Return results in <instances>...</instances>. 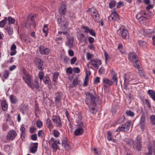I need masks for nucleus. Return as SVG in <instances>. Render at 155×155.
<instances>
[{"instance_id":"nucleus-1","label":"nucleus","mask_w":155,"mask_h":155,"mask_svg":"<svg viewBox=\"0 0 155 155\" xmlns=\"http://www.w3.org/2000/svg\"><path fill=\"white\" fill-rule=\"evenodd\" d=\"M86 96L87 97L85 100V102L88 106L90 112L93 114H95L97 111L95 108L96 105L95 97L92 94L89 93L87 94Z\"/></svg>"},{"instance_id":"nucleus-2","label":"nucleus","mask_w":155,"mask_h":155,"mask_svg":"<svg viewBox=\"0 0 155 155\" xmlns=\"http://www.w3.org/2000/svg\"><path fill=\"white\" fill-rule=\"evenodd\" d=\"M101 61L97 59H94L91 60L87 64V66L88 68L93 69V68H98L99 66L101 65Z\"/></svg>"},{"instance_id":"nucleus-3","label":"nucleus","mask_w":155,"mask_h":155,"mask_svg":"<svg viewBox=\"0 0 155 155\" xmlns=\"http://www.w3.org/2000/svg\"><path fill=\"white\" fill-rule=\"evenodd\" d=\"M125 82L131 84H135L137 83L135 77L132 74H126L124 75Z\"/></svg>"},{"instance_id":"nucleus-4","label":"nucleus","mask_w":155,"mask_h":155,"mask_svg":"<svg viewBox=\"0 0 155 155\" xmlns=\"http://www.w3.org/2000/svg\"><path fill=\"white\" fill-rule=\"evenodd\" d=\"M85 126L83 123H78L76 125V129L74 131V134L77 136L82 135L84 133Z\"/></svg>"},{"instance_id":"nucleus-5","label":"nucleus","mask_w":155,"mask_h":155,"mask_svg":"<svg viewBox=\"0 0 155 155\" xmlns=\"http://www.w3.org/2000/svg\"><path fill=\"white\" fill-rule=\"evenodd\" d=\"M131 124V122H126L124 124L120 125L117 129L116 131H127L129 130Z\"/></svg>"},{"instance_id":"nucleus-6","label":"nucleus","mask_w":155,"mask_h":155,"mask_svg":"<svg viewBox=\"0 0 155 155\" xmlns=\"http://www.w3.org/2000/svg\"><path fill=\"white\" fill-rule=\"evenodd\" d=\"M146 15V13L144 11H142L136 15V18L139 20L140 23L142 24L145 22L147 20Z\"/></svg>"},{"instance_id":"nucleus-7","label":"nucleus","mask_w":155,"mask_h":155,"mask_svg":"<svg viewBox=\"0 0 155 155\" xmlns=\"http://www.w3.org/2000/svg\"><path fill=\"white\" fill-rule=\"evenodd\" d=\"M52 120L55 125L57 127H61L62 126L61 120L58 115H54L52 118Z\"/></svg>"},{"instance_id":"nucleus-8","label":"nucleus","mask_w":155,"mask_h":155,"mask_svg":"<svg viewBox=\"0 0 155 155\" xmlns=\"http://www.w3.org/2000/svg\"><path fill=\"white\" fill-rule=\"evenodd\" d=\"M22 78L25 82L27 84L28 86H29L32 82V77L30 74L26 73L23 76Z\"/></svg>"},{"instance_id":"nucleus-9","label":"nucleus","mask_w":155,"mask_h":155,"mask_svg":"<svg viewBox=\"0 0 155 155\" xmlns=\"http://www.w3.org/2000/svg\"><path fill=\"white\" fill-rule=\"evenodd\" d=\"M17 136V134L14 130H11L9 131L7 136V138L8 140H12Z\"/></svg>"},{"instance_id":"nucleus-10","label":"nucleus","mask_w":155,"mask_h":155,"mask_svg":"<svg viewBox=\"0 0 155 155\" xmlns=\"http://www.w3.org/2000/svg\"><path fill=\"white\" fill-rule=\"evenodd\" d=\"M38 143H31L29 147V150L30 153L34 154L37 150Z\"/></svg>"},{"instance_id":"nucleus-11","label":"nucleus","mask_w":155,"mask_h":155,"mask_svg":"<svg viewBox=\"0 0 155 155\" xmlns=\"http://www.w3.org/2000/svg\"><path fill=\"white\" fill-rule=\"evenodd\" d=\"M128 59L132 63H134V62L138 59V57L134 52H130L128 54Z\"/></svg>"},{"instance_id":"nucleus-12","label":"nucleus","mask_w":155,"mask_h":155,"mask_svg":"<svg viewBox=\"0 0 155 155\" xmlns=\"http://www.w3.org/2000/svg\"><path fill=\"white\" fill-rule=\"evenodd\" d=\"M67 41L66 42V45L69 48H71L73 47L74 39L73 37L68 36L67 37Z\"/></svg>"},{"instance_id":"nucleus-13","label":"nucleus","mask_w":155,"mask_h":155,"mask_svg":"<svg viewBox=\"0 0 155 155\" xmlns=\"http://www.w3.org/2000/svg\"><path fill=\"white\" fill-rule=\"evenodd\" d=\"M32 89H34L35 88L36 89L38 90L39 89L40 86L39 85V83L37 79L35 80L34 83L32 81L30 84V85L28 86Z\"/></svg>"},{"instance_id":"nucleus-14","label":"nucleus","mask_w":155,"mask_h":155,"mask_svg":"<svg viewBox=\"0 0 155 155\" xmlns=\"http://www.w3.org/2000/svg\"><path fill=\"white\" fill-rule=\"evenodd\" d=\"M95 21L98 22L100 21V16L98 13L97 10L96 9L93 12V13L91 15Z\"/></svg>"},{"instance_id":"nucleus-15","label":"nucleus","mask_w":155,"mask_h":155,"mask_svg":"<svg viewBox=\"0 0 155 155\" xmlns=\"http://www.w3.org/2000/svg\"><path fill=\"white\" fill-rule=\"evenodd\" d=\"M39 51L43 55H47L49 53L50 50L48 48H45L43 45L39 47Z\"/></svg>"},{"instance_id":"nucleus-16","label":"nucleus","mask_w":155,"mask_h":155,"mask_svg":"<svg viewBox=\"0 0 155 155\" xmlns=\"http://www.w3.org/2000/svg\"><path fill=\"white\" fill-rule=\"evenodd\" d=\"M145 117L143 115H142L140 119V127L142 131H143L146 127Z\"/></svg>"},{"instance_id":"nucleus-17","label":"nucleus","mask_w":155,"mask_h":155,"mask_svg":"<svg viewBox=\"0 0 155 155\" xmlns=\"http://www.w3.org/2000/svg\"><path fill=\"white\" fill-rule=\"evenodd\" d=\"M136 148L138 150L140 151L141 150V138L139 137H136Z\"/></svg>"},{"instance_id":"nucleus-18","label":"nucleus","mask_w":155,"mask_h":155,"mask_svg":"<svg viewBox=\"0 0 155 155\" xmlns=\"http://www.w3.org/2000/svg\"><path fill=\"white\" fill-rule=\"evenodd\" d=\"M111 76L112 80L113 81V83H115V85H116L117 82V74L113 70L111 71Z\"/></svg>"},{"instance_id":"nucleus-19","label":"nucleus","mask_w":155,"mask_h":155,"mask_svg":"<svg viewBox=\"0 0 155 155\" xmlns=\"http://www.w3.org/2000/svg\"><path fill=\"white\" fill-rule=\"evenodd\" d=\"M120 34L122 37L125 39L128 35V32L126 29L124 28H120Z\"/></svg>"},{"instance_id":"nucleus-20","label":"nucleus","mask_w":155,"mask_h":155,"mask_svg":"<svg viewBox=\"0 0 155 155\" xmlns=\"http://www.w3.org/2000/svg\"><path fill=\"white\" fill-rule=\"evenodd\" d=\"M77 36L78 40L81 42H83L86 40L84 35L81 32H78L77 34Z\"/></svg>"},{"instance_id":"nucleus-21","label":"nucleus","mask_w":155,"mask_h":155,"mask_svg":"<svg viewBox=\"0 0 155 155\" xmlns=\"http://www.w3.org/2000/svg\"><path fill=\"white\" fill-rule=\"evenodd\" d=\"M21 131V137L22 140H24L25 139V128L23 126H21L20 128Z\"/></svg>"},{"instance_id":"nucleus-22","label":"nucleus","mask_w":155,"mask_h":155,"mask_svg":"<svg viewBox=\"0 0 155 155\" xmlns=\"http://www.w3.org/2000/svg\"><path fill=\"white\" fill-rule=\"evenodd\" d=\"M66 6L64 4H62L59 11L60 14L61 15H64L66 12Z\"/></svg>"},{"instance_id":"nucleus-23","label":"nucleus","mask_w":155,"mask_h":155,"mask_svg":"<svg viewBox=\"0 0 155 155\" xmlns=\"http://www.w3.org/2000/svg\"><path fill=\"white\" fill-rule=\"evenodd\" d=\"M56 97H55V101L56 102H58L61 99L62 93L61 92L55 93Z\"/></svg>"},{"instance_id":"nucleus-24","label":"nucleus","mask_w":155,"mask_h":155,"mask_svg":"<svg viewBox=\"0 0 155 155\" xmlns=\"http://www.w3.org/2000/svg\"><path fill=\"white\" fill-rule=\"evenodd\" d=\"M147 94L150 97L155 101V91L153 90H149L147 91Z\"/></svg>"},{"instance_id":"nucleus-25","label":"nucleus","mask_w":155,"mask_h":155,"mask_svg":"<svg viewBox=\"0 0 155 155\" xmlns=\"http://www.w3.org/2000/svg\"><path fill=\"white\" fill-rule=\"evenodd\" d=\"M16 45L15 44H13L11 47V52L10 55L11 56H13L16 53Z\"/></svg>"},{"instance_id":"nucleus-26","label":"nucleus","mask_w":155,"mask_h":155,"mask_svg":"<svg viewBox=\"0 0 155 155\" xmlns=\"http://www.w3.org/2000/svg\"><path fill=\"white\" fill-rule=\"evenodd\" d=\"M103 81L105 84H107L109 86H111L113 84V82L107 78H104Z\"/></svg>"},{"instance_id":"nucleus-27","label":"nucleus","mask_w":155,"mask_h":155,"mask_svg":"<svg viewBox=\"0 0 155 155\" xmlns=\"http://www.w3.org/2000/svg\"><path fill=\"white\" fill-rule=\"evenodd\" d=\"M107 138L108 140L112 141L114 142H117V140L114 139L112 138V134L110 132L108 131L107 132Z\"/></svg>"},{"instance_id":"nucleus-28","label":"nucleus","mask_w":155,"mask_h":155,"mask_svg":"<svg viewBox=\"0 0 155 155\" xmlns=\"http://www.w3.org/2000/svg\"><path fill=\"white\" fill-rule=\"evenodd\" d=\"M28 105L23 104L21 106L20 111L24 114L25 112L28 110Z\"/></svg>"},{"instance_id":"nucleus-29","label":"nucleus","mask_w":155,"mask_h":155,"mask_svg":"<svg viewBox=\"0 0 155 155\" xmlns=\"http://www.w3.org/2000/svg\"><path fill=\"white\" fill-rule=\"evenodd\" d=\"M1 106L2 109L3 111H5L7 110L8 104L5 101H4L2 102Z\"/></svg>"},{"instance_id":"nucleus-30","label":"nucleus","mask_w":155,"mask_h":155,"mask_svg":"<svg viewBox=\"0 0 155 155\" xmlns=\"http://www.w3.org/2000/svg\"><path fill=\"white\" fill-rule=\"evenodd\" d=\"M37 61L38 63H37V65L38 66V69L41 70H43L44 68L42 64L43 62L40 59H38Z\"/></svg>"},{"instance_id":"nucleus-31","label":"nucleus","mask_w":155,"mask_h":155,"mask_svg":"<svg viewBox=\"0 0 155 155\" xmlns=\"http://www.w3.org/2000/svg\"><path fill=\"white\" fill-rule=\"evenodd\" d=\"M58 144H60L59 141L58 140H55L52 144V147L53 149L57 150L58 148Z\"/></svg>"},{"instance_id":"nucleus-32","label":"nucleus","mask_w":155,"mask_h":155,"mask_svg":"<svg viewBox=\"0 0 155 155\" xmlns=\"http://www.w3.org/2000/svg\"><path fill=\"white\" fill-rule=\"evenodd\" d=\"M46 123L48 127L50 130H51L53 128L54 125L52 124L51 120L49 118L47 119L46 120Z\"/></svg>"},{"instance_id":"nucleus-33","label":"nucleus","mask_w":155,"mask_h":155,"mask_svg":"<svg viewBox=\"0 0 155 155\" xmlns=\"http://www.w3.org/2000/svg\"><path fill=\"white\" fill-rule=\"evenodd\" d=\"M134 63H135V64H134L135 67L138 70L141 69L142 68L140 66V61H139L138 59L135 61Z\"/></svg>"},{"instance_id":"nucleus-34","label":"nucleus","mask_w":155,"mask_h":155,"mask_svg":"<svg viewBox=\"0 0 155 155\" xmlns=\"http://www.w3.org/2000/svg\"><path fill=\"white\" fill-rule=\"evenodd\" d=\"M11 102L12 103H15L17 101V99L16 97L13 95H11L9 97Z\"/></svg>"},{"instance_id":"nucleus-35","label":"nucleus","mask_w":155,"mask_h":155,"mask_svg":"<svg viewBox=\"0 0 155 155\" xmlns=\"http://www.w3.org/2000/svg\"><path fill=\"white\" fill-rule=\"evenodd\" d=\"M8 21V18L5 17V18L0 22V27H3L6 23Z\"/></svg>"},{"instance_id":"nucleus-36","label":"nucleus","mask_w":155,"mask_h":155,"mask_svg":"<svg viewBox=\"0 0 155 155\" xmlns=\"http://www.w3.org/2000/svg\"><path fill=\"white\" fill-rule=\"evenodd\" d=\"M127 144L129 145V146L130 147H131L132 146V147L134 149V144L133 140L131 139L128 140L127 141Z\"/></svg>"},{"instance_id":"nucleus-37","label":"nucleus","mask_w":155,"mask_h":155,"mask_svg":"<svg viewBox=\"0 0 155 155\" xmlns=\"http://www.w3.org/2000/svg\"><path fill=\"white\" fill-rule=\"evenodd\" d=\"M48 26L47 25H45L44 26V27L43 29V31L45 33V36L47 37L48 35V33L47 32L48 30Z\"/></svg>"},{"instance_id":"nucleus-38","label":"nucleus","mask_w":155,"mask_h":155,"mask_svg":"<svg viewBox=\"0 0 155 155\" xmlns=\"http://www.w3.org/2000/svg\"><path fill=\"white\" fill-rule=\"evenodd\" d=\"M59 73L58 72H54L53 74V80L54 81L56 82L58 79Z\"/></svg>"},{"instance_id":"nucleus-39","label":"nucleus","mask_w":155,"mask_h":155,"mask_svg":"<svg viewBox=\"0 0 155 155\" xmlns=\"http://www.w3.org/2000/svg\"><path fill=\"white\" fill-rule=\"evenodd\" d=\"M73 145L71 143L68 142L67 144L64 146L65 149L69 150L73 148Z\"/></svg>"},{"instance_id":"nucleus-40","label":"nucleus","mask_w":155,"mask_h":155,"mask_svg":"<svg viewBox=\"0 0 155 155\" xmlns=\"http://www.w3.org/2000/svg\"><path fill=\"white\" fill-rule=\"evenodd\" d=\"M118 48L119 49L120 51L122 53H125V51L123 48L122 45V44H119L118 45Z\"/></svg>"},{"instance_id":"nucleus-41","label":"nucleus","mask_w":155,"mask_h":155,"mask_svg":"<svg viewBox=\"0 0 155 155\" xmlns=\"http://www.w3.org/2000/svg\"><path fill=\"white\" fill-rule=\"evenodd\" d=\"M8 20L9 24H13L15 21V19L11 17H9L8 18Z\"/></svg>"},{"instance_id":"nucleus-42","label":"nucleus","mask_w":155,"mask_h":155,"mask_svg":"<svg viewBox=\"0 0 155 155\" xmlns=\"http://www.w3.org/2000/svg\"><path fill=\"white\" fill-rule=\"evenodd\" d=\"M139 74L140 76L142 78H145V73L144 71L141 69L138 70Z\"/></svg>"},{"instance_id":"nucleus-43","label":"nucleus","mask_w":155,"mask_h":155,"mask_svg":"<svg viewBox=\"0 0 155 155\" xmlns=\"http://www.w3.org/2000/svg\"><path fill=\"white\" fill-rule=\"evenodd\" d=\"M44 83L46 84H49L50 82L49 78L48 76H46L43 79Z\"/></svg>"},{"instance_id":"nucleus-44","label":"nucleus","mask_w":155,"mask_h":155,"mask_svg":"<svg viewBox=\"0 0 155 155\" xmlns=\"http://www.w3.org/2000/svg\"><path fill=\"white\" fill-rule=\"evenodd\" d=\"M139 45L140 47H143L146 46L147 44L145 41H139Z\"/></svg>"},{"instance_id":"nucleus-45","label":"nucleus","mask_w":155,"mask_h":155,"mask_svg":"<svg viewBox=\"0 0 155 155\" xmlns=\"http://www.w3.org/2000/svg\"><path fill=\"white\" fill-rule=\"evenodd\" d=\"M116 4V2L114 1H112L109 3V7L110 8H112L115 6Z\"/></svg>"},{"instance_id":"nucleus-46","label":"nucleus","mask_w":155,"mask_h":155,"mask_svg":"<svg viewBox=\"0 0 155 155\" xmlns=\"http://www.w3.org/2000/svg\"><path fill=\"white\" fill-rule=\"evenodd\" d=\"M125 117L123 116H122L117 120V124H120L123 123Z\"/></svg>"},{"instance_id":"nucleus-47","label":"nucleus","mask_w":155,"mask_h":155,"mask_svg":"<svg viewBox=\"0 0 155 155\" xmlns=\"http://www.w3.org/2000/svg\"><path fill=\"white\" fill-rule=\"evenodd\" d=\"M30 25L31 24L30 23V22H29V20L28 19L24 25H23L22 26L23 27H25L26 28H28L30 27Z\"/></svg>"},{"instance_id":"nucleus-48","label":"nucleus","mask_w":155,"mask_h":155,"mask_svg":"<svg viewBox=\"0 0 155 155\" xmlns=\"http://www.w3.org/2000/svg\"><path fill=\"white\" fill-rule=\"evenodd\" d=\"M111 15L114 17L115 18H116V20H118L119 19L118 17V15L117 12H112Z\"/></svg>"},{"instance_id":"nucleus-49","label":"nucleus","mask_w":155,"mask_h":155,"mask_svg":"<svg viewBox=\"0 0 155 155\" xmlns=\"http://www.w3.org/2000/svg\"><path fill=\"white\" fill-rule=\"evenodd\" d=\"M53 134L54 136L55 137H58L60 135L59 132L58 130H53Z\"/></svg>"},{"instance_id":"nucleus-50","label":"nucleus","mask_w":155,"mask_h":155,"mask_svg":"<svg viewBox=\"0 0 155 155\" xmlns=\"http://www.w3.org/2000/svg\"><path fill=\"white\" fill-rule=\"evenodd\" d=\"M38 136L40 137H43L44 135V131L42 130H39L38 133Z\"/></svg>"},{"instance_id":"nucleus-51","label":"nucleus","mask_w":155,"mask_h":155,"mask_svg":"<svg viewBox=\"0 0 155 155\" xmlns=\"http://www.w3.org/2000/svg\"><path fill=\"white\" fill-rule=\"evenodd\" d=\"M126 114L128 116L131 117H133L134 114V113L130 110H127L126 112Z\"/></svg>"},{"instance_id":"nucleus-52","label":"nucleus","mask_w":155,"mask_h":155,"mask_svg":"<svg viewBox=\"0 0 155 155\" xmlns=\"http://www.w3.org/2000/svg\"><path fill=\"white\" fill-rule=\"evenodd\" d=\"M145 33L147 35H150L154 33L153 30L147 29L145 30Z\"/></svg>"},{"instance_id":"nucleus-53","label":"nucleus","mask_w":155,"mask_h":155,"mask_svg":"<svg viewBox=\"0 0 155 155\" xmlns=\"http://www.w3.org/2000/svg\"><path fill=\"white\" fill-rule=\"evenodd\" d=\"M37 127L38 128H41L42 126V122L41 120H38L36 123Z\"/></svg>"},{"instance_id":"nucleus-54","label":"nucleus","mask_w":155,"mask_h":155,"mask_svg":"<svg viewBox=\"0 0 155 155\" xmlns=\"http://www.w3.org/2000/svg\"><path fill=\"white\" fill-rule=\"evenodd\" d=\"M38 75L39 76L40 80L41 81H42L44 76L43 72L42 71L39 72L38 74Z\"/></svg>"},{"instance_id":"nucleus-55","label":"nucleus","mask_w":155,"mask_h":155,"mask_svg":"<svg viewBox=\"0 0 155 155\" xmlns=\"http://www.w3.org/2000/svg\"><path fill=\"white\" fill-rule=\"evenodd\" d=\"M66 72L69 74H71L73 72V68L71 67L68 68L66 69Z\"/></svg>"},{"instance_id":"nucleus-56","label":"nucleus","mask_w":155,"mask_h":155,"mask_svg":"<svg viewBox=\"0 0 155 155\" xmlns=\"http://www.w3.org/2000/svg\"><path fill=\"white\" fill-rule=\"evenodd\" d=\"M9 75V72L8 71L5 70L4 74V77L5 78L7 79Z\"/></svg>"},{"instance_id":"nucleus-57","label":"nucleus","mask_w":155,"mask_h":155,"mask_svg":"<svg viewBox=\"0 0 155 155\" xmlns=\"http://www.w3.org/2000/svg\"><path fill=\"white\" fill-rule=\"evenodd\" d=\"M88 33H89L91 35L93 36H95L96 35L94 31L91 29H90Z\"/></svg>"},{"instance_id":"nucleus-58","label":"nucleus","mask_w":155,"mask_h":155,"mask_svg":"<svg viewBox=\"0 0 155 155\" xmlns=\"http://www.w3.org/2000/svg\"><path fill=\"white\" fill-rule=\"evenodd\" d=\"M73 71L74 73H78L80 72V69L78 68H73Z\"/></svg>"},{"instance_id":"nucleus-59","label":"nucleus","mask_w":155,"mask_h":155,"mask_svg":"<svg viewBox=\"0 0 155 155\" xmlns=\"http://www.w3.org/2000/svg\"><path fill=\"white\" fill-rule=\"evenodd\" d=\"M62 38L61 36H60V37H57L55 38V41L58 43H60V41H62Z\"/></svg>"},{"instance_id":"nucleus-60","label":"nucleus","mask_w":155,"mask_h":155,"mask_svg":"<svg viewBox=\"0 0 155 155\" xmlns=\"http://www.w3.org/2000/svg\"><path fill=\"white\" fill-rule=\"evenodd\" d=\"M81 27L82 29H84L85 30V32L86 33H88L90 29H89L88 27L84 26H82Z\"/></svg>"},{"instance_id":"nucleus-61","label":"nucleus","mask_w":155,"mask_h":155,"mask_svg":"<svg viewBox=\"0 0 155 155\" xmlns=\"http://www.w3.org/2000/svg\"><path fill=\"white\" fill-rule=\"evenodd\" d=\"M148 152L147 153L146 155H151L152 154V147H148Z\"/></svg>"},{"instance_id":"nucleus-62","label":"nucleus","mask_w":155,"mask_h":155,"mask_svg":"<svg viewBox=\"0 0 155 155\" xmlns=\"http://www.w3.org/2000/svg\"><path fill=\"white\" fill-rule=\"evenodd\" d=\"M31 139L33 140H36L37 139V134H34L31 135Z\"/></svg>"},{"instance_id":"nucleus-63","label":"nucleus","mask_w":155,"mask_h":155,"mask_svg":"<svg viewBox=\"0 0 155 155\" xmlns=\"http://www.w3.org/2000/svg\"><path fill=\"white\" fill-rule=\"evenodd\" d=\"M77 60V58L76 57H74L71 60V64H74Z\"/></svg>"},{"instance_id":"nucleus-64","label":"nucleus","mask_w":155,"mask_h":155,"mask_svg":"<svg viewBox=\"0 0 155 155\" xmlns=\"http://www.w3.org/2000/svg\"><path fill=\"white\" fill-rule=\"evenodd\" d=\"M73 85L76 86L78 84V79L76 78H75L73 80V82L72 83Z\"/></svg>"}]
</instances>
